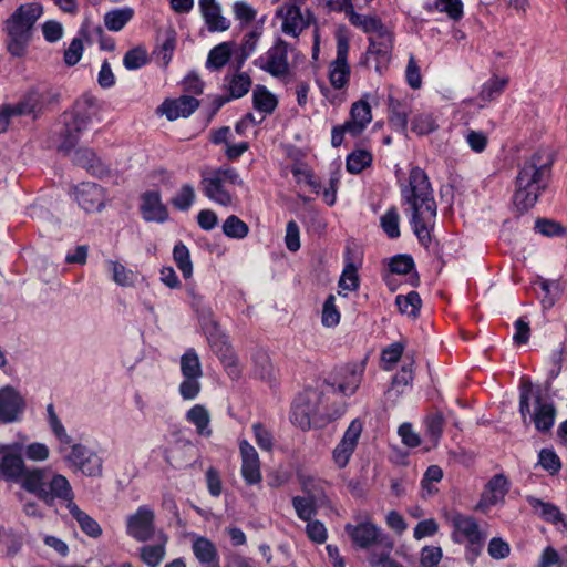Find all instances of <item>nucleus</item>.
<instances>
[{
  "instance_id": "obj_1",
  "label": "nucleus",
  "mask_w": 567,
  "mask_h": 567,
  "mask_svg": "<svg viewBox=\"0 0 567 567\" xmlns=\"http://www.w3.org/2000/svg\"><path fill=\"white\" fill-rule=\"evenodd\" d=\"M403 203L409 205L411 225L419 241L429 247L430 226L436 217V203L427 174L420 167H412L408 183L400 185Z\"/></svg>"
},
{
  "instance_id": "obj_2",
  "label": "nucleus",
  "mask_w": 567,
  "mask_h": 567,
  "mask_svg": "<svg viewBox=\"0 0 567 567\" xmlns=\"http://www.w3.org/2000/svg\"><path fill=\"white\" fill-rule=\"evenodd\" d=\"M554 163L553 154L538 150L518 166L514 182V205L522 212L534 207L548 187Z\"/></svg>"
},
{
  "instance_id": "obj_3",
  "label": "nucleus",
  "mask_w": 567,
  "mask_h": 567,
  "mask_svg": "<svg viewBox=\"0 0 567 567\" xmlns=\"http://www.w3.org/2000/svg\"><path fill=\"white\" fill-rule=\"evenodd\" d=\"M43 14V7L38 2L19 6L6 20L8 34L7 49L13 56L24 55L32 37L35 22Z\"/></svg>"
},
{
  "instance_id": "obj_4",
  "label": "nucleus",
  "mask_w": 567,
  "mask_h": 567,
  "mask_svg": "<svg viewBox=\"0 0 567 567\" xmlns=\"http://www.w3.org/2000/svg\"><path fill=\"white\" fill-rule=\"evenodd\" d=\"M23 489L35 495L48 505H52L55 499L73 503L74 494L68 478L48 467H34L29 473Z\"/></svg>"
},
{
  "instance_id": "obj_5",
  "label": "nucleus",
  "mask_w": 567,
  "mask_h": 567,
  "mask_svg": "<svg viewBox=\"0 0 567 567\" xmlns=\"http://www.w3.org/2000/svg\"><path fill=\"white\" fill-rule=\"evenodd\" d=\"M243 179L238 172L229 166L203 172L199 187L205 197L223 207L234 205L236 200L235 187L241 186Z\"/></svg>"
},
{
  "instance_id": "obj_6",
  "label": "nucleus",
  "mask_w": 567,
  "mask_h": 567,
  "mask_svg": "<svg viewBox=\"0 0 567 567\" xmlns=\"http://www.w3.org/2000/svg\"><path fill=\"white\" fill-rule=\"evenodd\" d=\"M449 522L452 527V540L465 546V559L470 565H473L483 551L487 533L480 527L473 516L458 512L451 514Z\"/></svg>"
},
{
  "instance_id": "obj_7",
  "label": "nucleus",
  "mask_w": 567,
  "mask_h": 567,
  "mask_svg": "<svg viewBox=\"0 0 567 567\" xmlns=\"http://www.w3.org/2000/svg\"><path fill=\"white\" fill-rule=\"evenodd\" d=\"M323 393L316 389H307L300 393L291 408L290 420L301 430H308L316 419H329V414L322 408Z\"/></svg>"
},
{
  "instance_id": "obj_8",
  "label": "nucleus",
  "mask_w": 567,
  "mask_h": 567,
  "mask_svg": "<svg viewBox=\"0 0 567 567\" xmlns=\"http://www.w3.org/2000/svg\"><path fill=\"white\" fill-rule=\"evenodd\" d=\"M289 44L277 39L264 54L254 60V65L280 80H287L291 75L288 62Z\"/></svg>"
},
{
  "instance_id": "obj_9",
  "label": "nucleus",
  "mask_w": 567,
  "mask_h": 567,
  "mask_svg": "<svg viewBox=\"0 0 567 567\" xmlns=\"http://www.w3.org/2000/svg\"><path fill=\"white\" fill-rule=\"evenodd\" d=\"M344 530L354 547L367 549L378 544L386 548L389 551L393 548V542L391 538L383 534L381 528L370 520L362 522L357 525L349 523L344 526Z\"/></svg>"
},
{
  "instance_id": "obj_10",
  "label": "nucleus",
  "mask_w": 567,
  "mask_h": 567,
  "mask_svg": "<svg viewBox=\"0 0 567 567\" xmlns=\"http://www.w3.org/2000/svg\"><path fill=\"white\" fill-rule=\"evenodd\" d=\"M337 54L329 65V81L333 89L341 90L348 85L351 69L348 63L350 40L343 29L336 34Z\"/></svg>"
},
{
  "instance_id": "obj_11",
  "label": "nucleus",
  "mask_w": 567,
  "mask_h": 567,
  "mask_svg": "<svg viewBox=\"0 0 567 567\" xmlns=\"http://www.w3.org/2000/svg\"><path fill=\"white\" fill-rule=\"evenodd\" d=\"M155 512L148 505L140 506L133 514L126 517V534L136 542H147L155 535Z\"/></svg>"
},
{
  "instance_id": "obj_12",
  "label": "nucleus",
  "mask_w": 567,
  "mask_h": 567,
  "mask_svg": "<svg viewBox=\"0 0 567 567\" xmlns=\"http://www.w3.org/2000/svg\"><path fill=\"white\" fill-rule=\"evenodd\" d=\"M34 467H28L18 447L7 446L1 451L0 477L7 482L19 483L23 488L27 477Z\"/></svg>"
},
{
  "instance_id": "obj_13",
  "label": "nucleus",
  "mask_w": 567,
  "mask_h": 567,
  "mask_svg": "<svg viewBox=\"0 0 567 567\" xmlns=\"http://www.w3.org/2000/svg\"><path fill=\"white\" fill-rule=\"evenodd\" d=\"M27 409L23 394L12 385L0 388V424L18 423Z\"/></svg>"
},
{
  "instance_id": "obj_14",
  "label": "nucleus",
  "mask_w": 567,
  "mask_h": 567,
  "mask_svg": "<svg viewBox=\"0 0 567 567\" xmlns=\"http://www.w3.org/2000/svg\"><path fill=\"white\" fill-rule=\"evenodd\" d=\"M392 49L393 34L391 31L380 35H370L363 63L367 65L374 63L373 68L375 72L382 74L391 61Z\"/></svg>"
},
{
  "instance_id": "obj_15",
  "label": "nucleus",
  "mask_w": 567,
  "mask_h": 567,
  "mask_svg": "<svg viewBox=\"0 0 567 567\" xmlns=\"http://www.w3.org/2000/svg\"><path fill=\"white\" fill-rule=\"evenodd\" d=\"M66 461L86 476H99L102 473L101 457L83 444H73Z\"/></svg>"
},
{
  "instance_id": "obj_16",
  "label": "nucleus",
  "mask_w": 567,
  "mask_h": 567,
  "mask_svg": "<svg viewBox=\"0 0 567 567\" xmlns=\"http://www.w3.org/2000/svg\"><path fill=\"white\" fill-rule=\"evenodd\" d=\"M363 423L360 419H354L346 430L341 441L334 447L332 457L339 468L348 465L353 452L357 449L359 439L362 434Z\"/></svg>"
},
{
  "instance_id": "obj_17",
  "label": "nucleus",
  "mask_w": 567,
  "mask_h": 567,
  "mask_svg": "<svg viewBox=\"0 0 567 567\" xmlns=\"http://www.w3.org/2000/svg\"><path fill=\"white\" fill-rule=\"evenodd\" d=\"M508 492V481L502 474L494 475L485 485L475 509L487 513L493 506L503 503Z\"/></svg>"
},
{
  "instance_id": "obj_18",
  "label": "nucleus",
  "mask_w": 567,
  "mask_h": 567,
  "mask_svg": "<svg viewBox=\"0 0 567 567\" xmlns=\"http://www.w3.org/2000/svg\"><path fill=\"white\" fill-rule=\"evenodd\" d=\"M80 104L76 105V110L72 114L70 121H65V127L62 133V142L59 148L65 153L70 152L78 144L80 135L87 128L91 120V115L84 111L79 110Z\"/></svg>"
},
{
  "instance_id": "obj_19",
  "label": "nucleus",
  "mask_w": 567,
  "mask_h": 567,
  "mask_svg": "<svg viewBox=\"0 0 567 567\" xmlns=\"http://www.w3.org/2000/svg\"><path fill=\"white\" fill-rule=\"evenodd\" d=\"M74 198L85 212H100L105 205L104 189L91 182L81 183L74 188Z\"/></svg>"
},
{
  "instance_id": "obj_20",
  "label": "nucleus",
  "mask_w": 567,
  "mask_h": 567,
  "mask_svg": "<svg viewBox=\"0 0 567 567\" xmlns=\"http://www.w3.org/2000/svg\"><path fill=\"white\" fill-rule=\"evenodd\" d=\"M241 476L248 485L261 482L260 460L256 449L246 440L239 443Z\"/></svg>"
},
{
  "instance_id": "obj_21",
  "label": "nucleus",
  "mask_w": 567,
  "mask_h": 567,
  "mask_svg": "<svg viewBox=\"0 0 567 567\" xmlns=\"http://www.w3.org/2000/svg\"><path fill=\"white\" fill-rule=\"evenodd\" d=\"M54 97L49 92L30 90L18 103L11 106L18 116L33 115V118H37L43 112L45 105L52 102Z\"/></svg>"
},
{
  "instance_id": "obj_22",
  "label": "nucleus",
  "mask_w": 567,
  "mask_h": 567,
  "mask_svg": "<svg viewBox=\"0 0 567 567\" xmlns=\"http://www.w3.org/2000/svg\"><path fill=\"white\" fill-rule=\"evenodd\" d=\"M199 106V101L190 95H182L177 99H167L159 106V112L168 121L190 116Z\"/></svg>"
},
{
  "instance_id": "obj_23",
  "label": "nucleus",
  "mask_w": 567,
  "mask_h": 567,
  "mask_svg": "<svg viewBox=\"0 0 567 567\" xmlns=\"http://www.w3.org/2000/svg\"><path fill=\"white\" fill-rule=\"evenodd\" d=\"M343 10L350 23L361 29L364 33H369L370 35H380L390 31L379 18L357 13L350 0L344 1Z\"/></svg>"
},
{
  "instance_id": "obj_24",
  "label": "nucleus",
  "mask_w": 567,
  "mask_h": 567,
  "mask_svg": "<svg viewBox=\"0 0 567 567\" xmlns=\"http://www.w3.org/2000/svg\"><path fill=\"white\" fill-rule=\"evenodd\" d=\"M141 212L143 218L147 221L163 223L168 218L167 208L162 203L161 195L156 190H150L143 194Z\"/></svg>"
},
{
  "instance_id": "obj_25",
  "label": "nucleus",
  "mask_w": 567,
  "mask_h": 567,
  "mask_svg": "<svg viewBox=\"0 0 567 567\" xmlns=\"http://www.w3.org/2000/svg\"><path fill=\"white\" fill-rule=\"evenodd\" d=\"M364 371L363 363H352L340 369L338 375V391L350 396L358 390Z\"/></svg>"
},
{
  "instance_id": "obj_26",
  "label": "nucleus",
  "mask_w": 567,
  "mask_h": 567,
  "mask_svg": "<svg viewBox=\"0 0 567 567\" xmlns=\"http://www.w3.org/2000/svg\"><path fill=\"white\" fill-rule=\"evenodd\" d=\"M298 481L301 491L307 496L317 501L319 504L323 506H328L330 504V499L327 494V488L329 487V483L327 481L306 474H299Z\"/></svg>"
},
{
  "instance_id": "obj_27",
  "label": "nucleus",
  "mask_w": 567,
  "mask_h": 567,
  "mask_svg": "<svg viewBox=\"0 0 567 567\" xmlns=\"http://www.w3.org/2000/svg\"><path fill=\"white\" fill-rule=\"evenodd\" d=\"M372 120L371 107L367 101L360 100L352 104L347 128L352 136L360 135Z\"/></svg>"
},
{
  "instance_id": "obj_28",
  "label": "nucleus",
  "mask_w": 567,
  "mask_h": 567,
  "mask_svg": "<svg viewBox=\"0 0 567 567\" xmlns=\"http://www.w3.org/2000/svg\"><path fill=\"white\" fill-rule=\"evenodd\" d=\"M277 16L282 18V32L297 38L306 24L298 3L288 4L277 10Z\"/></svg>"
},
{
  "instance_id": "obj_29",
  "label": "nucleus",
  "mask_w": 567,
  "mask_h": 567,
  "mask_svg": "<svg viewBox=\"0 0 567 567\" xmlns=\"http://www.w3.org/2000/svg\"><path fill=\"white\" fill-rule=\"evenodd\" d=\"M73 163L84 167L90 174L100 178L110 174V168L96 157L90 148H79L73 155Z\"/></svg>"
},
{
  "instance_id": "obj_30",
  "label": "nucleus",
  "mask_w": 567,
  "mask_h": 567,
  "mask_svg": "<svg viewBox=\"0 0 567 567\" xmlns=\"http://www.w3.org/2000/svg\"><path fill=\"white\" fill-rule=\"evenodd\" d=\"M556 417V409L553 403L544 402L542 400L540 394H537L535 400V411L532 415V421L535 424V427L539 432H548L554 423Z\"/></svg>"
},
{
  "instance_id": "obj_31",
  "label": "nucleus",
  "mask_w": 567,
  "mask_h": 567,
  "mask_svg": "<svg viewBox=\"0 0 567 567\" xmlns=\"http://www.w3.org/2000/svg\"><path fill=\"white\" fill-rule=\"evenodd\" d=\"M528 504L544 520L557 526L561 525L567 530V520L563 518V514L557 506L536 497H528Z\"/></svg>"
},
{
  "instance_id": "obj_32",
  "label": "nucleus",
  "mask_w": 567,
  "mask_h": 567,
  "mask_svg": "<svg viewBox=\"0 0 567 567\" xmlns=\"http://www.w3.org/2000/svg\"><path fill=\"white\" fill-rule=\"evenodd\" d=\"M159 543L156 545H147L141 548V559L148 567H157L162 563L166 553V543L168 537L165 533H158Z\"/></svg>"
},
{
  "instance_id": "obj_33",
  "label": "nucleus",
  "mask_w": 567,
  "mask_h": 567,
  "mask_svg": "<svg viewBox=\"0 0 567 567\" xmlns=\"http://www.w3.org/2000/svg\"><path fill=\"white\" fill-rule=\"evenodd\" d=\"M68 508L71 516L78 522L83 533L92 538H97L101 536L102 528L95 519L80 509L75 503H69Z\"/></svg>"
},
{
  "instance_id": "obj_34",
  "label": "nucleus",
  "mask_w": 567,
  "mask_h": 567,
  "mask_svg": "<svg viewBox=\"0 0 567 567\" xmlns=\"http://www.w3.org/2000/svg\"><path fill=\"white\" fill-rule=\"evenodd\" d=\"M193 551L195 557L203 565L217 563L218 555L216 546L208 538L197 537L193 543Z\"/></svg>"
},
{
  "instance_id": "obj_35",
  "label": "nucleus",
  "mask_w": 567,
  "mask_h": 567,
  "mask_svg": "<svg viewBox=\"0 0 567 567\" xmlns=\"http://www.w3.org/2000/svg\"><path fill=\"white\" fill-rule=\"evenodd\" d=\"M134 11L130 7L114 9L104 14V24L107 30L121 31L133 18Z\"/></svg>"
},
{
  "instance_id": "obj_36",
  "label": "nucleus",
  "mask_w": 567,
  "mask_h": 567,
  "mask_svg": "<svg viewBox=\"0 0 567 567\" xmlns=\"http://www.w3.org/2000/svg\"><path fill=\"white\" fill-rule=\"evenodd\" d=\"M233 48V42H221L214 47L208 53L206 66L214 70L225 66L231 56Z\"/></svg>"
},
{
  "instance_id": "obj_37",
  "label": "nucleus",
  "mask_w": 567,
  "mask_h": 567,
  "mask_svg": "<svg viewBox=\"0 0 567 567\" xmlns=\"http://www.w3.org/2000/svg\"><path fill=\"white\" fill-rule=\"evenodd\" d=\"M105 266L116 285L121 287H132L134 285L136 276L133 270L112 259L106 260Z\"/></svg>"
},
{
  "instance_id": "obj_38",
  "label": "nucleus",
  "mask_w": 567,
  "mask_h": 567,
  "mask_svg": "<svg viewBox=\"0 0 567 567\" xmlns=\"http://www.w3.org/2000/svg\"><path fill=\"white\" fill-rule=\"evenodd\" d=\"M186 420L196 426L199 435L209 436L212 434V430L209 429L210 416L203 405L196 404L188 410Z\"/></svg>"
},
{
  "instance_id": "obj_39",
  "label": "nucleus",
  "mask_w": 567,
  "mask_h": 567,
  "mask_svg": "<svg viewBox=\"0 0 567 567\" xmlns=\"http://www.w3.org/2000/svg\"><path fill=\"white\" fill-rule=\"evenodd\" d=\"M261 34L262 30L255 28L244 35L237 54L238 69L256 51Z\"/></svg>"
},
{
  "instance_id": "obj_40",
  "label": "nucleus",
  "mask_w": 567,
  "mask_h": 567,
  "mask_svg": "<svg viewBox=\"0 0 567 567\" xmlns=\"http://www.w3.org/2000/svg\"><path fill=\"white\" fill-rule=\"evenodd\" d=\"M292 507L299 519L306 522L318 514V508L322 505L309 496H293L291 499Z\"/></svg>"
},
{
  "instance_id": "obj_41",
  "label": "nucleus",
  "mask_w": 567,
  "mask_h": 567,
  "mask_svg": "<svg viewBox=\"0 0 567 567\" xmlns=\"http://www.w3.org/2000/svg\"><path fill=\"white\" fill-rule=\"evenodd\" d=\"M254 107L265 114H271L277 107L276 96L266 86L257 85L252 93Z\"/></svg>"
},
{
  "instance_id": "obj_42",
  "label": "nucleus",
  "mask_w": 567,
  "mask_h": 567,
  "mask_svg": "<svg viewBox=\"0 0 567 567\" xmlns=\"http://www.w3.org/2000/svg\"><path fill=\"white\" fill-rule=\"evenodd\" d=\"M389 121L390 124L402 132L406 131L408 127V110L406 107L398 100L389 96Z\"/></svg>"
},
{
  "instance_id": "obj_43",
  "label": "nucleus",
  "mask_w": 567,
  "mask_h": 567,
  "mask_svg": "<svg viewBox=\"0 0 567 567\" xmlns=\"http://www.w3.org/2000/svg\"><path fill=\"white\" fill-rule=\"evenodd\" d=\"M200 10L210 31H225L229 28V21L220 14L218 4L204 7Z\"/></svg>"
},
{
  "instance_id": "obj_44",
  "label": "nucleus",
  "mask_w": 567,
  "mask_h": 567,
  "mask_svg": "<svg viewBox=\"0 0 567 567\" xmlns=\"http://www.w3.org/2000/svg\"><path fill=\"white\" fill-rule=\"evenodd\" d=\"M223 233L231 239H244L249 234L248 225L236 215L228 216L223 224Z\"/></svg>"
},
{
  "instance_id": "obj_45",
  "label": "nucleus",
  "mask_w": 567,
  "mask_h": 567,
  "mask_svg": "<svg viewBox=\"0 0 567 567\" xmlns=\"http://www.w3.org/2000/svg\"><path fill=\"white\" fill-rule=\"evenodd\" d=\"M395 303L401 313L416 318L421 309L422 300L416 291H411L406 296H396Z\"/></svg>"
},
{
  "instance_id": "obj_46",
  "label": "nucleus",
  "mask_w": 567,
  "mask_h": 567,
  "mask_svg": "<svg viewBox=\"0 0 567 567\" xmlns=\"http://www.w3.org/2000/svg\"><path fill=\"white\" fill-rule=\"evenodd\" d=\"M181 372L183 377H202L203 370L199 357L194 348H189L181 358Z\"/></svg>"
},
{
  "instance_id": "obj_47",
  "label": "nucleus",
  "mask_w": 567,
  "mask_h": 567,
  "mask_svg": "<svg viewBox=\"0 0 567 567\" xmlns=\"http://www.w3.org/2000/svg\"><path fill=\"white\" fill-rule=\"evenodd\" d=\"M380 226L390 239L400 237V215L396 207L392 206L380 217Z\"/></svg>"
},
{
  "instance_id": "obj_48",
  "label": "nucleus",
  "mask_w": 567,
  "mask_h": 567,
  "mask_svg": "<svg viewBox=\"0 0 567 567\" xmlns=\"http://www.w3.org/2000/svg\"><path fill=\"white\" fill-rule=\"evenodd\" d=\"M173 258L183 277L188 279L193 275V264L188 248L183 243H177L173 249Z\"/></svg>"
},
{
  "instance_id": "obj_49",
  "label": "nucleus",
  "mask_w": 567,
  "mask_h": 567,
  "mask_svg": "<svg viewBox=\"0 0 567 567\" xmlns=\"http://www.w3.org/2000/svg\"><path fill=\"white\" fill-rule=\"evenodd\" d=\"M372 163V154L364 150H357L348 155L346 167L352 174L361 173Z\"/></svg>"
},
{
  "instance_id": "obj_50",
  "label": "nucleus",
  "mask_w": 567,
  "mask_h": 567,
  "mask_svg": "<svg viewBox=\"0 0 567 567\" xmlns=\"http://www.w3.org/2000/svg\"><path fill=\"white\" fill-rule=\"evenodd\" d=\"M425 435L429 441L436 445L442 436L443 426H444V417L440 412H435L429 415L425 421Z\"/></svg>"
},
{
  "instance_id": "obj_51",
  "label": "nucleus",
  "mask_w": 567,
  "mask_h": 567,
  "mask_svg": "<svg viewBox=\"0 0 567 567\" xmlns=\"http://www.w3.org/2000/svg\"><path fill=\"white\" fill-rule=\"evenodd\" d=\"M411 128L417 135H426L434 132L437 124L431 113H420L412 118Z\"/></svg>"
},
{
  "instance_id": "obj_52",
  "label": "nucleus",
  "mask_w": 567,
  "mask_h": 567,
  "mask_svg": "<svg viewBox=\"0 0 567 567\" xmlns=\"http://www.w3.org/2000/svg\"><path fill=\"white\" fill-rule=\"evenodd\" d=\"M196 198L195 189L190 184H184L172 198V205L179 210H188Z\"/></svg>"
},
{
  "instance_id": "obj_53",
  "label": "nucleus",
  "mask_w": 567,
  "mask_h": 567,
  "mask_svg": "<svg viewBox=\"0 0 567 567\" xmlns=\"http://www.w3.org/2000/svg\"><path fill=\"white\" fill-rule=\"evenodd\" d=\"M251 80L250 76L246 73L235 74L228 84V90L230 93V99H239L244 96L250 89Z\"/></svg>"
},
{
  "instance_id": "obj_54",
  "label": "nucleus",
  "mask_w": 567,
  "mask_h": 567,
  "mask_svg": "<svg viewBox=\"0 0 567 567\" xmlns=\"http://www.w3.org/2000/svg\"><path fill=\"white\" fill-rule=\"evenodd\" d=\"M340 321V312L336 306V297L329 295L322 307L321 322L324 327H336Z\"/></svg>"
},
{
  "instance_id": "obj_55",
  "label": "nucleus",
  "mask_w": 567,
  "mask_h": 567,
  "mask_svg": "<svg viewBox=\"0 0 567 567\" xmlns=\"http://www.w3.org/2000/svg\"><path fill=\"white\" fill-rule=\"evenodd\" d=\"M535 230L546 237H560L566 234L564 226L547 218H538L535 221Z\"/></svg>"
},
{
  "instance_id": "obj_56",
  "label": "nucleus",
  "mask_w": 567,
  "mask_h": 567,
  "mask_svg": "<svg viewBox=\"0 0 567 567\" xmlns=\"http://www.w3.org/2000/svg\"><path fill=\"white\" fill-rule=\"evenodd\" d=\"M176 47V37L174 32H169L163 43L157 47L155 54L163 66H167L172 60Z\"/></svg>"
},
{
  "instance_id": "obj_57",
  "label": "nucleus",
  "mask_w": 567,
  "mask_h": 567,
  "mask_svg": "<svg viewBox=\"0 0 567 567\" xmlns=\"http://www.w3.org/2000/svg\"><path fill=\"white\" fill-rule=\"evenodd\" d=\"M147 61V53L141 47L128 50L123 58V64L127 70H137L144 66Z\"/></svg>"
},
{
  "instance_id": "obj_58",
  "label": "nucleus",
  "mask_w": 567,
  "mask_h": 567,
  "mask_svg": "<svg viewBox=\"0 0 567 567\" xmlns=\"http://www.w3.org/2000/svg\"><path fill=\"white\" fill-rule=\"evenodd\" d=\"M202 377H183V381L179 384L178 391L184 400H194L198 396L202 385Z\"/></svg>"
},
{
  "instance_id": "obj_59",
  "label": "nucleus",
  "mask_w": 567,
  "mask_h": 567,
  "mask_svg": "<svg viewBox=\"0 0 567 567\" xmlns=\"http://www.w3.org/2000/svg\"><path fill=\"white\" fill-rule=\"evenodd\" d=\"M538 464L550 474L558 473L561 467L558 455L550 449H543L539 452Z\"/></svg>"
},
{
  "instance_id": "obj_60",
  "label": "nucleus",
  "mask_w": 567,
  "mask_h": 567,
  "mask_svg": "<svg viewBox=\"0 0 567 567\" xmlns=\"http://www.w3.org/2000/svg\"><path fill=\"white\" fill-rule=\"evenodd\" d=\"M390 271L398 275H408L415 268L413 258L410 255H396L390 259Z\"/></svg>"
},
{
  "instance_id": "obj_61",
  "label": "nucleus",
  "mask_w": 567,
  "mask_h": 567,
  "mask_svg": "<svg viewBox=\"0 0 567 567\" xmlns=\"http://www.w3.org/2000/svg\"><path fill=\"white\" fill-rule=\"evenodd\" d=\"M307 522L306 534L316 544H323L328 538V530L324 524L318 519L310 518Z\"/></svg>"
},
{
  "instance_id": "obj_62",
  "label": "nucleus",
  "mask_w": 567,
  "mask_h": 567,
  "mask_svg": "<svg viewBox=\"0 0 567 567\" xmlns=\"http://www.w3.org/2000/svg\"><path fill=\"white\" fill-rule=\"evenodd\" d=\"M435 7L450 19L458 21L463 17V3L461 0H435Z\"/></svg>"
},
{
  "instance_id": "obj_63",
  "label": "nucleus",
  "mask_w": 567,
  "mask_h": 567,
  "mask_svg": "<svg viewBox=\"0 0 567 567\" xmlns=\"http://www.w3.org/2000/svg\"><path fill=\"white\" fill-rule=\"evenodd\" d=\"M507 80L494 78L486 82L481 91V97L484 101H492L496 99L506 87Z\"/></svg>"
},
{
  "instance_id": "obj_64",
  "label": "nucleus",
  "mask_w": 567,
  "mask_h": 567,
  "mask_svg": "<svg viewBox=\"0 0 567 567\" xmlns=\"http://www.w3.org/2000/svg\"><path fill=\"white\" fill-rule=\"evenodd\" d=\"M339 287L342 290L354 291L359 288V277L357 268L352 262H349L339 279Z\"/></svg>"
}]
</instances>
